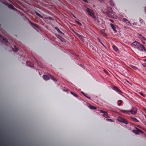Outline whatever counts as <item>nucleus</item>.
I'll use <instances>...</instances> for the list:
<instances>
[{"label": "nucleus", "mask_w": 146, "mask_h": 146, "mask_svg": "<svg viewBox=\"0 0 146 146\" xmlns=\"http://www.w3.org/2000/svg\"><path fill=\"white\" fill-rule=\"evenodd\" d=\"M103 35H104V36H105L106 35V34L104 33V34Z\"/></svg>", "instance_id": "obj_37"}, {"label": "nucleus", "mask_w": 146, "mask_h": 146, "mask_svg": "<svg viewBox=\"0 0 146 146\" xmlns=\"http://www.w3.org/2000/svg\"><path fill=\"white\" fill-rule=\"evenodd\" d=\"M108 12H106L104 13L107 15H109L112 12V10L111 8H108Z\"/></svg>", "instance_id": "obj_9"}, {"label": "nucleus", "mask_w": 146, "mask_h": 146, "mask_svg": "<svg viewBox=\"0 0 146 146\" xmlns=\"http://www.w3.org/2000/svg\"><path fill=\"white\" fill-rule=\"evenodd\" d=\"M112 47L113 49L116 51H117L118 50V49L117 47L115 45H113L112 46Z\"/></svg>", "instance_id": "obj_18"}, {"label": "nucleus", "mask_w": 146, "mask_h": 146, "mask_svg": "<svg viewBox=\"0 0 146 146\" xmlns=\"http://www.w3.org/2000/svg\"><path fill=\"white\" fill-rule=\"evenodd\" d=\"M100 111L101 113H107L105 111H103L102 110H101Z\"/></svg>", "instance_id": "obj_30"}, {"label": "nucleus", "mask_w": 146, "mask_h": 146, "mask_svg": "<svg viewBox=\"0 0 146 146\" xmlns=\"http://www.w3.org/2000/svg\"><path fill=\"white\" fill-rule=\"evenodd\" d=\"M31 24L33 25H35V24L33 23H31Z\"/></svg>", "instance_id": "obj_40"}, {"label": "nucleus", "mask_w": 146, "mask_h": 146, "mask_svg": "<svg viewBox=\"0 0 146 146\" xmlns=\"http://www.w3.org/2000/svg\"><path fill=\"white\" fill-rule=\"evenodd\" d=\"M139 21L141 23H142L143 21V19H141Z\"/></svg>", "instance_id": "obj_31"}, {"label": "nucleus", "mask_w": 146, "mask_h": 146, "mask_svg": "<svg viewBox=\"0 0 146 146\" xmlns=\"http://www.w3.org/2000/svg\"><path fill=\"white\" fill-rule=\"evenodd\" d=\"M136 130H133V132L135 133L136 134H139V133H143V132L139 129L136 128Z\"/></svg>", "instance_id": "obj_6"}, {"label": "nucleus", "mask_w": 146, "mask_h": 146, "mask_svg": "<svg viewBox=\"0 0 146 146\" xmlns=\"http://www.w3.org/2000/svg\"><path fill=\"white\" fill-rule=\"evenodd\" d=\"M123 21L126 22L127 24L128 25H130L131 24L130 22L129 21H128L126 19L124 18L123 19Z\"/></svg>", "instance_id": "obj_16"}, {"label": "nucleus", "mask_w": 146, "mask_h": 146, "mask_svg": "<svg viewBox=\"0 0 146 146\" xmlns=\"http://www.w3.org/2000/svg\"><path fill=\"white\" fill-rule=\"evenodd\" d=\"M131 119L133 120L134 121L138 122H139V121L137 120L134 117L132 116L130 117Z\"/></svg>", "instance_id": "obj_13"}, {"label": "nucleus", "mask_w": 146, "mask_h": 146, "mask_svg": "<svg viewBox=\"0 0 146 146\" xmlns=\"http://www.w3.org/2000/svg\"><path fill=\"white\" fill-rule=\"evenodd\" d=\"M119 111L124 113L127 114H129V112H130L132 114L135 115L137 113L136 108H135L133 107L132 109L129 110H126L121 109H119Z\"/></svg>", "instance_id": "obj_2"}, {"label": "nucleus", "mask_w": 146, "mask_h": 146, "mask_svg": "<svg viewBox=\"0 0 146 146\" xmlns=\"http://www.w3.org/2000/svg\"><path fill=\"white\" fill-rule=\"evenodd\" d=\"M26 65L30 67H32L34 65L30 61H27L26 62Z\"/></svg>", "instance_id": "obj_10"}, {"label": "nucleus", "mask_w": 146, "mask_h": 146, "mask_svg": "<svg viewBox=\"0 0 146 146\" xmlns=\"http://www.w3.org/2000/svg\"><path fill=\"white\" fill-rule=\"evenodd\" d=\"M110 21L112 23H113L114 22L113 21V20H111V19H110Z\"/></svg>", "instance_id": "obj_34"}, {"label": "nucleus", "mask_w": 146, "mask_h": 146, "mask_svg": "<svg viewBox=\"0 0 146 146\" xmlns=\"http://www.w3.org/2000/svg\"><path fill=\"white\" fill-rule=\"evenodd\" d=\"M48 19L49 20H52V21L54 20V19L51 17H48Z\"/></svg>", "instance_id": "obj_27"}, {"label": "nucleus", "mask_w": 146, "mask_h": 146, "mask_svg": "<svg viewBox=\"0 0 146 146\" xmlns=\"http://www.w3.org/2000/svg\"><path fill=\"white\" fill-rule=\"evenodd\" d=\"M35 13L37 15L38 17H40L41 18H43V17L42 16V15H41L39 13H38L36 11H35Z\"/></svg>", "instance_id": "obj_19"}, {"label": "nucleus", "mask_w": 146, "mask_h": 146, "mask_svg": "<svg viewBox=\"0 0 146 146\" xmlns=\"http://www.w3.org/2000/svg\"><path fill=\"white\" fill-rule=\"evenodd\" d=\"M119 103L118 104V105L119 106H120L121 104L123 102V101L121 100H119L118 101Z\"/></svg>", "instance_id": "obj_22"}, {"label": "nucleus", "mask_w": 146, "mask_h": 146, "mask_svg": "<svg viewBox=\"0 0 146 146\" xmlns=\"http://www.w3.org/2000/svg\"><path fill=\"white\" fill-rule=\"evenodd\" d=\"M43 79L46 80H48L50 79L49 77L47 75H44L43 76Z\"/></svg>", "instance_id": "obj_12"}, {"label": "nucleus", "mask_w": 146, "mask_h": 146, "mask_svg": "<svg viewBox=\"0 0 146 146\" xmlns=\"http://www.w3.org/2000/svg\"><path fill=\"white\" fill-rule=\"evenodd\" d=\"M110 25L112 29L114 31V33H116L117 32V30H116V29L117 27V25H114L111 23L110 24Z\"/></svg>", "instance_id": "obj_8"}, {"label": "nucleus", "mask_w": 146, "mask_h": 146, "mask_svg": "<svg viewBox=\"0 0 146 146\" xmlns=\"http://www.w3.org/2000/svg\"><path fill=\"white\" fill-rule=\"evenodd\" d=\"M75 22L77 24H78L79 25H80V26L82 25V24L79 21H75Z\"/></svg>", "instance_id": "obj_24"}, {"label": "nucleus", "mask_w": 146, "mask_h": 146, "mask_svg": "<svg viewBox=\"0 0 146 146\" xmlns=\"http://www.w3.org/2000/svg\"><path fill=\"white\" fill-rule=\"evenodd\" d=\"M130 66L131 67L135 70H136L137 69V68L136 66L133 65H130Z\"/></svg>", "instance_id": "obj_20"}, {"label": "nucleus", "mask_w": 146, "mask_h": 146, "mask_svg": "<svg viewBox=\"0 0 146 146\" xmlns=\"http://www.w3.org/2000/svg\"><path fill=\"white\" fill-rule=\"evenodd\" d=\"M73 15V17H74L75 18H76V17H75V16H74V15Z\"/></svg>", "instance_id": "obj_39"}, {"label": "nucleus", "mask_w": 146, "mask_h": 146, "mask_svg": "<svg viewBox=\"0 0 146 146\" xmlns=\"http://www.w3.org/2000/svg\"><path fill=\"white\" fill-rule=\"evenodd\" d=\"M90 108L91 109H93L94 110H96V108L95 107L93 106H91L90 107Z\"/></svg>", "instance_id": "obj_25"}, {"label": "nucleus", "mask_w": 146, "mask_h": 146, "mask_svg": "<svg viewBox=\"0 0 146 146\" xmlns=\"http://www.w3.org/2000/svg\"><path fill=\"white\" fill-rule=\"evenodd\" d=\"M55 28V29L57 30V32L58 33H59L60 34H63V33L59 29V28L58 27H56Z\"/></svg>", "instance_id": "obj_17"}, {"label": "nucleus", "mask_w": 146, "mask_h": 146, "mask_svg": "<svg viewBox=\"0 0 146 146\" xmlns=\"http://www.w3.org/2000/svg\"><path fill=\"white\" fill-rule=\"evenodd\" d=\"M110 4L112 6H114V3H113V2L112 0L110 1Z\"/></svg>", "instance_id": "obj_23"}, {"label": "nucleus", "mask_w": 146, "mask_h": 146, "mask_svg": "<svg viewBox=\"0 0 146 146\" xmlns=\"http://www.w3.org/2000/svg\"><path fill=\"white\" fill-rule=\"evenodd\" d=\"M139 93L141 96H143V97L145 96V95H144L142 93L140 92H139Z\"/></svg>", "instance_id": "obj_28"}, {"label": "nucleus", "mask_w": 146, "mask_h": 146, "mask_svg": "<svg viewBox=\"0 0 146 146\" xmlns=\"http://www.w3.org/2000/svg\"><path fill=\"white\" fill-rule=\"evenodd\" d=\"M113 89L120 94H121L123 93V92L116 86H114L113 87Z\"/></svg>", "instance_id": "obj_7"}, {"label": "nucleus", "mask_w": 146, "mask_h": 146, "mask_svg": "<svg viewBox=\"0 0 146 146\" xmlns=\"http://www.w3.org/2000/svg\"><path fill=\"white\" fill-rule=\"evenodd\" d=\"M102 116L105 117H107L108 116V115L107 114V113H104Z\"/></svg>", "instance_id": "obj_26"}, {"label": "nucleus", "mask_w": 146, "mask_h": 146, "mask_svg": "<svg viewBox=\"0 0 146 146\" xmlns=\"http://www.w3.org/2000/svg\"><path fill=\"white\" fill-rule=\"evenodd\" d=\"M50 78L52 79L53 80H54V81H55V79H54L53 78V77L52 76H51V75H50Z\"/></svg>", "instance_id": "obj_29"}, {"label": "nucleus", "mask_w": 146, "mask_h": 146, "mask_svg": "<svg viewBox=\"0 0 146 146\" xmlns=\"http://www.w3.org/2000/svg\"><path fill=\"white\" fill-rule=\"evenodd\" d=\"M132 46L134 48L137 49L138 50L146 52V49L144 46L138 42L135 41L133 42L131 44Z\"/></svg>", "instance_id": "obj_1"}, {"label": "nucleus", "mask_w": 146, "mask_h": 146, "mask_svg": "<svg viewBox=\"0 0 146 146\" xmlns=\"http://www.w3.org/2000/svg\"><path fill=\"white\" fill-rule=\"evenodd\" d=\"M71 93L76 97H78V96L76 93H74L72 92H70Z\"/></svg>", "instance_id": "obj_21"}, {"label": "nucleus", "mask_w": 146, "mask_h": 146, "mask_svg": "<svg viewBox=\"0 0 146 146\" xmlns=\"http://www.w3.org/2000/svg\"><path fill=\"white\" fill-rule=\"evenodd\" d=\"M144 61H145V62H146V59H145V60H144Z\"/></svg>", "instance_id": "obj_42"}, {"label": "nucleus", "mask_w": 146, "mask_h": 146, "mask_svg": "<svg viewBox=\"0 0 146 146\" xmlns=\"http://www.w3.org/2000/svg\"><path fill=\"white\" fill-rule=\"evenodd\" d=\"M81 93L83 94L85 96H86V95L83 92H81Z\"/></svg>", "instance_id": "obj_33"}, {"label": "nucleus", "mask_w": 146, "mask_h": 146, "mask_svg": "<svg viewBox=\"0 0 146 146\" xmlns=\"http://www.w3.org/2000/svg\"><path fill=\"white\" fill-rule=\"evenodd\" d=\"M87 98H88L90 99V98L89 97H88L86 95V96H85Z\"/></svg>", "instance_id": "obj_36"}, {"label": "nucleus", "mask_w": 146, "mask_h": 146, "mask_svg": "<svg viewBox=\"0 0 146 146\" xmlns=\"http://www.w3.org/2000/svg\"><path fill=\"white\" fill-rule=\"evenodd\" d=\"M6 0H0V1L2 3H3L7 6L10 9L12 10H16V9L13 6L10 4H8L6 2Z\"/></svg>", "instance_id": "obj_4"}, {"label": "nucleus", "mask_w": 146, "mask_h": 146, "mask_svg": "<svg viewBox=\"0 0 146 146\" xmlns=\"http://www.w3.org/2000/svg\"><path fill=\"white\" fill-rule=\"evenodd\" d=\"M145 12H146V7L145 8Z\"/></svg>", "instance_id": "obj_44"}, {"label": "nucleus", "mask_w": 146, "mask_h": 146, "mask_svg": "<svg viewBox=\"0 0 146 146\" xmlns=\"http://www.w3.org/2000/svg\"><path fill=\"white\" fill-rule=\"evenodd\" d=\"M86 13H88V14L92 17L96 19V17L95 15V13L94 11L90 8H87L86 10Z\"/></svg>", "instance_id": "obj_3"}, {"label": "nucleus", "mask_w": 146, "mask_h": 146, "mask_svg": "<svg viewBox=\"0 0 146 146\" xmlns=\"http://www.w3.org/2000/svg\"><path fill=\"white\" fill-rule=\"evenodd\" d=\"M35 60L36 61V62H37L38 63V60L37 59H35Z\"/></svg>", "instance_id": "obj_41"}, {"label": "nucleus", "mask_w": 146, "mask_h": 146, "mask_svg": "<svg viewBox=\"0 0 146 146\" xmlns=\"http://www.w3.org/2000/svg\"><path fill=\"white\" fill-rule=\"evenodd\" d=\"M13 46L14 48H12V49L13 51H14L17 52L18 50V48L17 47L15 46Z\"/></svg>", "instance_id": "obj_15"}, {"label": "nucleus", "mask_w": 146, "mask_h": 146, "mask_svg": "<svg viewBox=\"0 0 146 146\" xmlns=\"http://www.w3.org/2000/svg\"><path fill=\"white\" fill-rule=\"evenodd\" d=\"M106 120L107 121H112V120H111V119H106Z\"/></svg>", "instance_id": "obj_32"}, {"label": "nucleus", "mask_w": 146, "mask_h": 146, "mask_svg": "<svg viewBox=\"0 0 146 146\" xmlns=\"http://www.w3.org/2000/svg\"><path fill=\"white\" fill-rule=\"evenodd\" d=\"M117 120L120 122L126 124H127L128 122L127 120L124 118L121 117H119L117 119Z\"/></svg>", "instance_id": "obj_5"}, {"label": "nucleus", "mask_w": 146, "mask_h": 146, "mask_svg": "<svg viewBox=\"0 0 146 146\" xmlns=\"http://www.w3.org/2000/svg\"><path fill=\"white\" fill-rule=\"evenodd\" d=\"M85 2H87V0H83Z\"/></svg>", "instance_id": "obj_35"}, {"label": "nucleus", "mask_w": 146, "mask_h": 146, "mask_svg": "<svg viewBox=\"0 0 146 146\" xmlns=\"http://www.w3.org/2000/svg\"><path fill=\"white\" fill-rule=\"evenodd\" d=\"M98 40H99V41L100 42V40L99 39V38H98Z\"/></svg>", "instance_id": "obj_43"}, {"label": "nucleus", "mask_w": 146, "mask_h": 146, "mask_svg": "<svg viewBox=\"0 0 146 146\" xmlns=\"http://www.w3.org/2000/svg\"><path fill=\"white\" fill-rule=\"evenodd\" d=\"M0 37L1 38H2L3 40V41L6 44V45H7V42H8V41L7 39L5 38H3V37H2V36H1V35H0Z\"/></svg>", "instance_id": "obj_14"}, {"label": "nucleus", "mask_w": 146, "mask_h": 146, "mask_svg": "<svg viewBox=\"0 0 146 146\" xmlns=\"http://www.w3.org/2000/svg\"><path fill=\"white\" fill-rule=\"evenodd\" d=\"M75 34L80 39H81L82 40H83V38H84L83 36L80 35L79 34L76 32H75Z\"/></svg>", "instance_id": "obj_11"}, {"label": "nucleus", "mask_w": 146, "mask_h": 146, "mask_svg": "<svg viewBox=\"0 0 146 146\" xmlns=\"http://www.w3.org/2000/svg\"><path fill=\"white\" fill-rule=\"evenodd\" d=\"M101 43L102 44V45H103L104 47H105V45L102 42H101Z\"/></svg>", "instance_id": "obj_38"}]
</instances>
